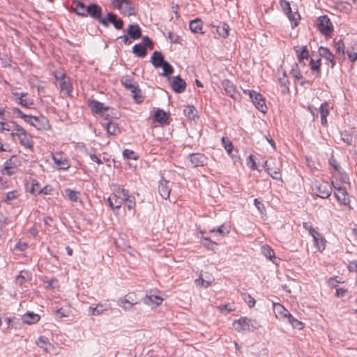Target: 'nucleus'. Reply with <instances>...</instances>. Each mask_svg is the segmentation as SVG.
<instances>
[{"label": "nucleus", "instance_id": "obj_1", "mask_svg": "<svg viewBox=\"0 0 357 357\" xmlns=\"http://www.w3.org/2000/svg\"><path fill=\"white\" fill-rule=\"evenodd\" d=\"M13 114H16L17 117L22 119L26 123L35 127L38 130H47L50 128L49 120L43 116H35L24 114L18 108H13Z\"/></svg>", "mask_w": 357, "mask_h": 357}, {"label": "nucleus", "instance_id": "obj_2", "mask_svg": "<svg viewBox=\"0 0 357 357\" xmlns=\"http://www.w3.org/2000/svg\"><path fill=\"white\" fill-rule=\"evenodd\" d=\"M234 329L238 332H250L257 328V322L247 317H241L233 323Z\"/></svg>", "mask_w": 357, "mask_h": 357}, {"label": "nucleus", "instance_id": "obj_3", "mask_svg": "<svg viewBox=\"0 0 357 357\" xmlns=\"http://www.w3.org/2000/svg\"><path fill=\"white\" fill-rule=\"evenodd\" d=\"M312 190L319 197L326 199L331 194V187L327 181H315L312 184Z\"/></svg>", "mask_w": 357, "mask_h": 357}, {"label": "nucleus", "instance_id": "obj_4", "mask_svg": "<svg viewBox=\"0 0 357 357\" xmlns=\"http://www.w3.org/2000/svg\"><path fill=\"white\" fill-rule=\"evenodd\" d=\"M121 82L122 85L124 86L125 88L130 90L133 98L137 103H140L142 102L143 98L142 96H138V93L139 92L138 86L133 82L132 79L130 78V76L126 75L123 77Z\"/></svg>", "mask_w": 357, "mask_h": 357}, {"label": "nucleus", "instance_id": "obj_5", "mask_svg": "<svg viewBox=\"0 0 357 357\" xmlns=\"http://www.w3.org/2000/svg\"><path fill=\"white\" fill-rule=\"evenodd\" d=\"M243 93L248 95L257 109L263 113L266 112V105L262 96L253 90H243Z\"/></svg>", "mask_w": 357, "mask_h": 357}, {"label": "nucleus", "instance_id": "obj_6", "mask_svg": "<svg viewBox=\"0 0 357 357\" xmlns=\"http://www.w3.org/2000/svg\"><path fill=\"white\" fill-rule=\"evenodd\" d=\"M112 3L125 15H135V9L130 0H112Z\"/></svg>", "mask_w": 357, "mask_h": 357}, {"label": "nucleus", "instance_id": "obj_7", "mask_svg": "<svg viewBox=\"0 0 357 357\" xmlns=\"http://www.w3.org/2000/svg\"><path fill=\"white\" fill-rule=\"evenodd\" d=\"M317 27L326 36L331 34L333 31V26L327 15H322L318 18Z\"/></svg>", "mask_w": 357, "mask_h": 357}, {"label": "nucleus", "instance_id": "obj_8", "mask_svg": "<svg viewBox=\"0 0 357 357\" xmlns=\"http://www.w3.org/2000/svg\"><path fill=\"white\" fill-rule=\"evenodd\" d=\"M56 79L59 82L61 91L66 96H69L72 91V85L69 79L64 73H57L55 75Z\"/></svg>", "mask_w": 357, "mask_h": 357}, {"label": "nucleus", "instance_id": "obj_9", "mask_svg": "<svg viewBox=\"0 0 357 357\" xmlns=\"http://www.w3.org/2000/svg\"><path fill=\"white\" fill-rule=\"evenodd\" d=\"M280 6L283 12L287 15L291 22H294V25H297V20L300 18L298 12L293 13L291 8L290 3L287 0H280Z\"/></svg>", "mask_w": 357, "mask_h": 357}, {"label": "nucleus", "instance_id": "obj_10", "mask_svg": "<svg viewBox=\"0 0 357 357\" xmlns=\"http://www.w3.org/2000/svg\"><path fill=\"white\" fill-rule=\"evenodd\" d=\"M109 23L113 24L114 27L117 29H121L123 26V20L121 19H117L116 15L112 13H108L107 17L103 18L102 20H100V24L105 27L109 26Z\"/></svg>", "mask_w": 357, "mask_h": 357}, {"label": "nucleus", "instance_id": "obj_11", "mask_svg": "<svg viewBox=\"0 0 357 357\" xmlns=\"http://www.w3.org/2000/svg\"><path fill=\"white\" fill-rule=\"evenodd\" d=\"M52 158L59 169L67 170L70 167L68 159L60 152L53 153Z\"/></svg>", "mask_w": 357, "mask_h": 357}, {"label": "nucleus", "instance_id": "obj_12", "mask_svg": "<svg viewBox=\"0 0 357 357\" xmlns=\"http://www.w3.org/2000/svg\"><path fill=\"white\" fill-rule=\"evenodd\" d=\"M332 183L335 190V195L337 199L340 204L344 206H349L350 199L346 190L342 187H336L333 182Z\"/></svg>", "mask_w": 357, "mask_h": 357}, {"label": "nucleus", "instance_id": "obj_13", "mask_svg": "<svg viewBox=\"0 0 357 357\" xmlns=\"http://www.w3.org/2000/svg\"><path fill=\"white\" fill-rule=\"evenodd\" d=\"M89 14L91 17L97 20L100 23L103 18L101 17L102 9L97 4H90L86 7V15Z\"/></svg>", "mask_w": 357, "mask_h": 357}, {"label": "nucleus", "instance_id": "obj_14", "mask_svg": "<svg viewBox=\"0 0 357 357\" xmlns=\"http://www.w3.org/2000/svg\"><path fill=\"white\" fill-rule=\"evenodd\" d=\"M20 141V143L22 146H23L24 148L28 149H32L33 146V141L32 139V136L27 133L26 131L23 132L22 134L20 135L17 137Z\"/></svg>", "mask_w": 357, "mask_h": 357}, {"label": "nucleus", "instance_id": "obj_15", "mask_svg": "<svg viewBox=\"0 0 357 357\" xmlns=\"http://www.w3.org/2000/svg\"><path fill=\"white\" fill-rule=\"evenodd\" d=\"M171 86L176 93H183L185 90V82L178 76L174 77L171 83Z\"/></svg>", "mask_w": 357, "mask_h": 357}, {"label": "nucleus", "instance_id": "obj_16", "mask_svg": "<svg viewBox=\"0 0 357 357\" xmlns=\"http://www.w3.org/2000/svg\"><path fill=\"white\" fill-rule=\"evenodd\" d=\"M89 106L90 107L91 112L95 114H101L109 109L108 107L105 106L103 103L96 100H90Z\"/></svg>", "mask_w": 357, "mask_h": 357}, {"label": "nucleus", "instance_id": "obj_17", "mask_svg": "<svg viewBox=\"0 0 357 357\" xmlns=\"http://www.w3.org/2000/svg\"><path fill=\"white\" fill-rule=\"evenodd\" d=\"M190 160L193 167H202L205 165L206 158L204 154L192 153L190 155Z\"/></svg>", "mask_w": 357, "mask_h": 357}, {"label": "nucleus", "instance_id": "obj_18", "mask_svg": "<svg viewBox=\"0 0 357 357\" xmlns=\"http://www.w3.org/2000/svg\"><path fill=\"white\" fill-rule=\"evenodd\" d=\"M158 192L163 199H167L171 192V187L169 181L165 180L161 181L158 185Z\"/></svg>", "mask_w": 357, "mask_h": 357}, {"label": "nucleus", "instance_id": "obj_19", "mask_svg": "<svg viewBox=\"0 0 357 357\" xmlns=\"http://www.w3.org/2000/svg\"><path fill=\"white\" fill-rule=\"evenodd\" d=\"M273 311L276 318L280 319H285L289 315V311L279 303H273Z\"/></svg>", "mask_w": 357, "mask_h": 357}, {"label": "nucleus", "instance_id": "obj_20", "mask_svg": "<svg viewBox=\"0 0 357 357\" xmlns=\"http://www.w3.org/2000/svg\"><path fill=\"white\" fill-rule=\"evenodd\" d=\"M72 9L78 15H86V7L81 0H73Z\"/></svg>", "mask_w": 357, "mask_h": 357}, {"label": "nucleus", "instance_id": "obj_21", "mask_svg": "<svg viewBox=\"0 0 357 357\" xmlns=\"http://www.w3.org/2000/svg\"><path fill=\"white\" fill-rule=\"evenodd\" d=\"M143 302L146 305L151 306V307H155L162 303V298L160 296L155 295L146 296L143 298Z\"/></svg>", "mask_w": 357, "mask_h": 357}, {"label": "nucleus", "instance_id": "obj_22", "mask_svg": "<svg viewBox=\"0 0 357 357\" xmlns=\"http://www.w3.org/2000/svg\"><path fill=\"white\" fill-rule=\"evenodd\" d=\"M222 84L227 94H228L230 97L235 98L237 91L234 84L228 79H225L222 81Z\"/></svg>", "mask_w": 357, "mask_h": 357}, {"label": "nucleus", "instance_id": "obj_23", "mask_svg": "<svg viewBox=\"0 0 357 357\" xmlns=\"http://www.w3.org/2000/svg\"><path fill=\"white\" fill-rule=\"evenodd\" d=\"M40 320V316L33 312H27L22 316V321L26 324H33Z\"/></svg>", "mask_w": 357, "mask_h": 357}, {"label": "nucleus", "instance_id": "obj_24", "mask_svg": "<svg viewBox=\"0 0 357 357\" xmlns=\"http://www.w3.org/2000/svg\"><path fill=\"white\" fill-rule=\"evenodd\" d=\"M17 169V166L13 163L12 158H10L5 162L2 173L6 174L8 176H12L16 173Z\"/></svg>", "mask_w": 357, "mask_h": 357}, {"label": "nucleus", "instance_id": "obj_25", "mask_svg": "<svg viewBox=\"0 0 357 357\" xmlns=\"http://www.w3.org/2000/svg\"><path fill=\"white\" fill-rule=\"evenodd\" d=\"M128 33L133 40L138 39L142 36L141 29L137 24H130L128 28Z\"/></svg>", "mask_w": 357, "mask_h": 357}, {"label": "nucleus", "instance_id": "obj_26", "mask_svg": "<svg viewBox=\"0 0 357 357\" xmlns=\"http://www.w3.org/2000/svg\"><path fill=\"white\" fill-rule=\"evenodd\" d=\"M319 54L320 55L329 61L331 63V67L333 68L335 65V61H334V56L333 53L329 50V49L324 47H321L319 48Z\"/></svg>", "mask_w": 357, "mask_h": 357}, {"label": "nucleus", "instance_id": "obj_27", "mask_svg": "<svg viewBox=\"0 0 357 357\" xmlns=\"http://www.w3.org/2000/svg\"><path fill=\"white\" fill-rule=\"evenodd\" d=\"M165 62L161 52L155 51L151 56V63L155 68H160Z\"/></svg>", "mask_w": 357, "mask_h": 357}, {"label": "nucleus", "instance_id": "obj_28", "mask_svg": "<svg viewBox=\"0 0 357 357\" xmlns=\"http://www.w3.org/2000/svg\"><path fill=\"white\" fill-rule=\"evenodd\" d=\"M107 202L112 209H119L123 203L121 197H117L114 194L108 197Z\"/></svg>", "mask_w": 357, "mask_h": 357}, {"label": "nucleus", "instance_id": "obj_29", "mask_svg": "<svg viewBox=\"0 0 357 357\" xmlns=\"http://www.w3.org/2000/svg\"><path fill=\"white\" fill-rule=\"evenodd\" d=\"M202 21L199 19H195L190 21L189 26L192 32L195 33H203L202 31Z\"/></svg>", "mask_w": 357, "mask_h": 357}, {"label": "nucleus", "instance_id": "obj_30", "mask_svg": "<svg viewBox=\"0 0 357 357\" xmlns=\"http://www.w3.org/2000/svg\"><path fill=\"white\" fill-rule=\"evenodd\" d=\"M16 96H19V104L26 108H31L33 105V102L31 100L26 98V93H18L15 94Z\"/></svg>", "mask_w": 357, "mask_h": 357}, {"label": "nucleus", "instance_id": "obj_31", "mask_svg": "<svg viewBox=\"0 0 357 357\" xmlns=\"http://www.w3.org/2000/svg\"><path fill=\"white\" fill-rule=\"evenodd\" d=\"M154 119L156 121L160 123H167L169 119V115L163 110L158 109L155 112Z\"/></svg>", "mask_w": 357, "mask_h": 357}, {"label": "nucleus", "instance_id": "obj_32", "mask_svg": "<svg viewBox=\"0 0 357 357\" xmlns=\"http://www.w3.org/2000/svg\"><path fill=\"white\" fill-rule=\"evenodd\" d=\"M36 344L45 352H49V347H52V344L49 342L48 338L45 336H40L36 341Z\"/></svg>", "mask_w": 357, "mask_h": 357}, {"label": "nucleus", "instance_id": "obj_33", "mask_svg": "<svg viewBox=\"0 0 357 357\" xmlns=\"http://www.w3.org/2000/svg\"><path fill=\"white\" fill-rule=\"evenodd\" d=\"M122 303H128L130 306H134L139 303L137 297L134 293H129L126 294L123 298H121Z\"/></svg>", "mask_w": 357, "mask_h": 357}, {"label": "nucleus", "instance_id": "obj_34", "mask_svg": "<svg viewBox=\"0 0 357 357\" xmlns=\"http://www.w3.org/2000/svg\"><path fill=\"white\" fill-rule=\"evenodd\" d=\"M107 310V308L103 304L99 303L96 307H89V313L92 316H98Z\"/></svg>", "mask_w": 357, "mask_h": 357}, {"label": "nucleus", "instance_id": "obj_35", "mask_svg": "<svg viewBox=\"0 0 357 357\" xmlns=\"http://www.w3.org/2000/svg\"><path fill=\"white\" fill-rule=\"evenodd\" d=\"M216 31L219 36L225 38L229 36V26L227 23L223 22L217 26Z\"/></svg>", "mask_w": 357, "mask_h": 357}, {"label": "nucleus", "instance_id": "obj_36", "mask_svg": "<svg viewBox=\"0 0 357 357\" xmlns=\"http://www.w3.org/2000/svg\"><path fill=\"white\" fill-rule=\"evenodd\" d=\"M296 52L299 62H301L304 59L308 58V50L306 46L297 47L296 48Z\"/></svg>", "mask_w": 357, "mask_h": 357}, {"label": "nucleus", "instance_id": "obj_37", "mask_svg": "<svg viewBox=\"0 0 357 357\" xmlns=\"http://www.w3.org/2000/svg\"><path fill=\"white\" fill-rule=\"evenodd\" d=\"M79 192L71 189L65 190V195L72 202H78L79 200Z\"/></svg>", "mask_w": 357, "mask_h": 357}, {"label": "nucleus", "instance_id": "obj_38", "mask_svg": "<svg viewBox=\"0 0 357 357\" xmlns=\"http://www.w3.org/2000/svg\"><path fill=\"white\" fill-rule=\"evenodd\" d=\"M347 56L351 62L357 60V43L353 44L347 51Z\"/></svg>", "mask_w": 357, "mask_h": 357}, {"label": "nucleus", "instance_id": "obj_39", "mask_svg": "<svg viewBox=\"0 0 357 357\" xmlns=\"http://www.w3.org/2000/svg\"><path fill=\"white\" fill-rule=\"evenodd\" d=\"M132 52L139 57H144L146 55V48L140 44H136L132 47Z\"/></svg>", "mask_w": 357, "mask_h": 357}, {"label": "nucleus", "instance_id": "obj_40", "mask_svg": "<svg viewBox=\"0 0 357 357\" xmlns=\"http://www.w3.org/2000/svg\"><path fill=\"white\" fill-rule=\"evenodd\" d=\"M320 66H321V59L314 60L311 59L310 61V68L313 73H316L317 77L320 75Z\"/></svg>", "mask_w": 357, "mask_h": 357}, {"label": "nucleus", "instance_id": "obj_41", "mask_svg": "<svg viewBox=\"0 0 357 357\" xmlns=\"http://www.w3.org/2000/svg\"><path fill=\"white\" fill-rule=\"evenodd\" d=\"M106 130L109 135H116L119 132V129L116 125V123L113 122H109L106 124L105 126Z\"/></svg>", "mask_w": 357, "mask_h": 357}, {"label": "nucleus", "instance_id": "obj_42", "mask_svg": "<svg viewBox=\"0 0 357 357\" xmlns=\"http://www.w3.org/2000/svg\"><path fill=\"white\" fill-rule=\"evenodd\" d=\"M303 226L305 229L308 230L310 234L313 237L314 241L317 242L318 236H320L319 234L308 222H303Z\"/></svg>", "mask_w": 357, "mask_h": 357}, {"label": "nucleus", "instance_id": "obj_43", "mask_svg": "<svg viewBox=\"0 0 357 357\" xmlns=\"http://www.w3.org/2000/svg\"><path fill=\"white\" fill-rule=\"evenodd\" d=\"M114 195L117 197H121L123 202L125 200H126V199H128V197L129 196L128 191L120 186H118L117 189L115 190Z\"/></svg>", "mask_w": 357, "mask_h": 357}, {"label": "nucleus", "instance_id": "obj_44", "mask_svg": "<svg viewBox=\"0 0 357 357\" xmlns=\"http://www.w3.org/2000/svg\"><path fill=\"white\" fill-rule=\"evenodd\" d=\"M261 252L266 257H267L270 260H272L275 257V253L273 250L268 245L262 246Z\"/></svg>", "mask_w": 357, "mask_h": 357}, {"label": "nucleus", "instance_id": "obj_45", "mask_svg": "<svg viewBox=\"0 0 357 357\" xmlns=\"http://www.w3.org/2000/svg\"><path fill=\"white\" fill-rule=\"evenodd\" d=\"M12 128H13V132H11V135L13 137H17L20 135H21V133L22 134L23 132H24L26 131L22 126H20V125H18L14 122L13 123V127L11 128V129Z\"/></svg>", "mask_w": 357, "mask_h": 357}, {"label": "nucleus", "instance_id": "obj_46", "mask_svg": "<svg viewBox=\"0 0 357 357\" xmlns=\"http://www.w3.org/2000/svg\"><path fill=\"white\" fill-rule=\"evenodd\" d=\"M218 310H220V312H222L225 314H227L229 313L230 312L234 311L235 307L233 304L228 303L226 305H221L218 306Z\"/></svg>", "mask_w": 357, "mask_h": 357}, {"label": "nucleus", "instance_id": "obj_47", "mask_svg": "<svg viewBox=\"0 0 357 357\" xmlns=\"http://www.w3.org/2000/svg\"><path fill=\"white\" fill-rule=\"evenodd\" d=\"M160 67H162L163 70V72L161 74L162 76H168L174 71L173 67L167 61L164 62Z\"/></svg>", "mask_w": 357, "mask_h": 357}, {"label": "nucleus", "instance_id": "obj_48", "mask_svg": "<svg viewBox=\"0 0 357 357\" xmlns=\"http://www.w3.org/2000/svg\"><path fill=\"white\" fill-rule=\"evenodd\" d=\"M267 173L274 179H280V169L275 168V169L271 168L270 167H268L266 168Z\"/></svg>", "mask_w": 357, "mask_h": 357}, {"label": "nucleus", "instance_id": "obj_49", "mask_svg": "<svg viewBox=\"0 0 357 357\" xmlns=\"http://www.w3.org/2000/svg\"><path fill=\"white\" fill-rule=\"evenodd\" d=\"M291 74L296 79L299 80L303 78V76L298 69V66L296 63H294V65L292 66Z\"/></svg>", "mask_w": 357, "mask_h": 357}, {"label": "nucleus", "instance_id": "obj_50", "mask_svg": "<svg viewBox=\"0 0 357 357\" xmlns=\"http://www.w3.org/2000/svg\"><path fill=\"white\" fill-rule=\"evenodd\" d=\"M222 143L224 145L225 149H226L227 153L229 154H230L233 150V144H232L231 142L229 139H228L227 138L223 137L222 138Z\"/></svg>", "mask_w": 357, "mask_h": 357}, {"label": "nucleus", "instance_id": "obj_51", "mask_svg": "<svg viewBox=\"0 0 357 357\" xmlns=\"http://www.w3.org/2000/svg\"><path fill=\"white\" fill-rule=\"evenodd\" d=\"M19 196H20V194H19L18 191H17V190L10 191L6 193V199H4V202H8L10 201L14 200V199H17Z\"/></svg>", "mask_w": 357, "mask_h": 357}, {"label": "nucleus", "instance_id": "obj_52", "mask_svg": "<svg viewBox=\"0 0 357 357\" xmlns=\"http://www.w3.org/2000/svg\"><path fill=\"white\" fill-rule=\"evenodd\" d=\"M195 109L193 106H188L185 109L184 112L185 115L190 119H194L196 116V114L195 113Z\"/></svg>", "mask_w": 357, "mask_h": 357}, {"label": "nucleus", "instance_id": "obj_53", "mask_svg": "<svg viewBox=\"0 0 357 357\" xmlns=\"http://www.w3.org/2000/svg\"><path fill=\"white\" fill-rule=\"evenodd\" d=\"M242 297L250 307H252L255 305V300L250 294H243Z\"/></svg>", "mask_w": 357, "mask_h": 357}, {"label": "nucleus", "instance_id": "obj_54", "mask_svg": "<svg viewBox=\"0 0 357 357\" xmlns=\"http://www.w3.org/2000/svg\"><path fill=\"white\" fill-rule=\"evenodd\" d=\"M123 155L126 159L137 160V158L135 152L130 149H125L123 151Z\"/></svg>", "mask_w": 357, "mask_h": 357}, {"label": "nucleus", "instance_id": "obj_55", "mask_svg": "<svg viewBox=\"0 0 357 357\" xmlns=\"http://www.w3.org/2000/svg\"><path fill=\"white\" fill-rule=\"evenodd\" d=\"M319 109L321 117H327L329 114L328 105L326 102L321 104Z\"/></svg>", "mask_w": 357, "mask_h": 357}, {"label": "nucleus", "instance_id": "obj_56", "mask_svg": "<svg viewBox=\"0 0 357 357\" xmlns=\"http://www.w3.org/2000/svg\"><path fill=\"white\" fill-rule=\"evenodd\" d=\"M335 48L337 52L340 53L342 55L344 54V44L342 40H340L335 43Z\"/></svg>", "mask_w": 357, "mask_h": 357}, {"label": "nucleus", "instance_id": "obj_57", "mask_svg": "<svg viewBox=\"0 0 357 357\" xmlns=\"http://www.w3.org/2000/svg\"><path fill=\"white\" fill-rule=\"evenodd\" d=\"M195 282L196 284L198 285V286H200L201 287H204V288H207L211 282L209 281H207V280H204L203 278H202L201 277H199V278H197L196 280H195Z\"/></svg>", "mask_w": 357, "mask_h": 357}, {"label": "nucleus", "instance_id": "obj_58", "mask_svg": "<svg viewBox=\"0 0 357 357\" xmlns=\"http://www.w3.org/2000/svg\"><path fill=\"white\" fill-rule=\"evenodd\" d=\"M124 202L126 203L127 208L129 210L132 209L135 206V198L133 197H130V195L128 197V199H126V200H125Z\"/></svg>", "mask_w": 357, "mask_h": 357}, {"label": "nucleus", "instance_id": "obj_59", "mask_svg": "<svg viewBox=\"0 0 357 357\" xmlns=\"http://www.w3.org/2000/svg\"><path fill=\"white\" fill-rule=\"evenodd\" d=\"M204 240H205L206 242V243H204V245L209 249V250H213L214 248H215V245H216V243H215L214 241H211L207 237H204L203 238Z\"/></svg>", "mask_w": 357, "mask_h": 357}, {"label": "nucleus", "instance_id": "obj_60", "mask_svg": "<svg viewBox=\"0 0 357 357\" xmlns=\"http://www.w3.org/2000/svg\"><path fill=\"white\" fill-rule=\"evenodd\" d=\"M291 325L293 328H296L298 330H301L304 327V324L297 319H295Z\"/></svg>", "mask_w": 357, "mask_h": 357}, {"label": "nucleus", "instance_id": "obj_61", "mask_svg": "<svg viewBox=\"0 0 357 357\" xmlns=\"http://www.w3.org/2000/svg\"><path fill=\"white\" fill-rule=\"evenodd\" d=\"M31 192L32 193H34L35 195L36 194H40V193H45L46 192L44 191V189H38V183H33L32 184V188H31Z\"/></svg>", "mask_w": 357, "mask_h": 357}, {"label": "nucleus", "instance_id": "obj_62", "mask_svg": "<svg viewBox=\"0 0 357 357\" xmlns=\"http://www.w3.org/2000/svg\"><path fill=\"white\" fill-rule=\"evenodd\" d=\"M329 165L334 168V169L337 172L340 171V167L337 164V161L333 157H331L329 159Z\"/></svg>", "mask_w": 357, "mask_h": 357}, {"label": "nucleus", "instance_id": "obj_63", "mask_svg": "<svg viewBox=\"0 0 357 357\" xmlns=\"http://www.w3.org/2000/svg\"><path fill=\"white\" fill-rule=\"evenodd\" d=\"M248 165L252 169H257L256 162L252 155H250L248 158Z\"/></svg>", "mask_w": 357, "mask_h": 357}, {"label": "nucleus", "instance_id": "obj_64", "mask_svg": "<svg viewBox=\"0 0 357 357\" xmlns=\"http://www.w3.org/2000/svg\"><path fill=\"white\" fill-rule=\"evenodd\" d=\"M348 268L350 271H355L357 273V261H351L348 265Z\"/></svg>", "mask_w": 357, "mask_h": 357}]
</instances>
